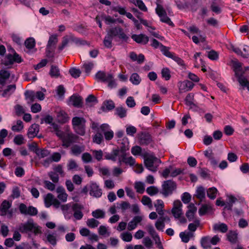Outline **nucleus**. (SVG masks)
<instances>
[{"mask_svg":"<svg viewBox=\"0 0 249 249\" xmlns=\"http://www.w3.org/2000/svg\"><path fill=\"white\" fill-rule=\"evenodd\" d=\"M86 223L87 226L91 228H94L97 227L100 223L98 220L94 218H90L88 219Z\"/></svg>","mask_w":249,"mask_h":249,"instance_id":"c03bdc74","label":"nucleus"},{"mask_svg":"<svg viewBox=\"0 0 249 249\" xmlns=\"http://www.w3.org/2000/svg\"><path fill=\"white\" fill-rule=\"evenodd\" d=\"M130 81L134 85H138L140 83L141 79L137 73H134L131 75Z\"/></svg>","mask_w":249,"mask_h":249,"instance_id":"8fccbe9b","label":"nucleus"},{"mask_svg":"<svg viewBox=\"0 0 249 249\" xmlns=\"http://www.w3.org/2000/svg\"><path fill=\"white\" fill-rule=\"evenodd\" d=\"M104 106L102 107L103 110H105V106L108 110H112L115 107V104L111 100H107L104 102Z\"/></svg>","mask_w":249,"mask_h":249,"instance_id":"49530a36","label":"nucleus"},{"mask_svg":"<svg viewBox=\"0 0 249 249\" xmlns=\"http://www.w3.org/2000/svg\"><path fill=\"white\" fill-rule=\"evenodd\" d=\"M201 245L204 249H207L211 247V237L204 236L200 240Z\"/></svg>","mask_w":249,"mask_h":249,"instance_id":"7c9ffc66","label":"nucleus"},{"mask_svg":"<svg viewBox=\"0 0 249 249\" xmlns=\"http://www.w3.org/2000/svg\"><path fill=\"white\" fill-rule=\"evenodd\" d=\"M232 63L234 68L235 76H239L240 74H243L244 71L242 69V63L237 60H232Z\"/></svg>","mask_w":249,"mask_h":249,"instance_id":"a878e982","label":"nucleus"},{"mask_svg":"<svg viewBox=\"0 0 249 249\" xmlns=\"http://www.w3.org/2000/svg\"><path fill=\"white\" fill-rule=\"evenodd\" d=\"M113 38L111 36H109L107 34L105 36L104 41L103 44L105 47L107 48H111L112 47V41Z\"/></svg>","mask_w":249,"mask_h":249,"instance_id":"a18cd8bd","label":"nucleus"},{"mask_svg":"<svg viewBox=\"0 0 249 249\" xmlns=\"http://www.w3.org/2000/svg\"><path fill=\"white\" fill-rule=\"evenodd\" d=\"M134 187L137 192L140 194H142L144 191V184L142 182H135Z\"/></svg>","mask_w":249,"mask_h":249,"instance_id":"5fc2aeb1","label":"nucleus"},{"mask_svg":"<svg viewBox=\"0 0 249 249\" xmlns=\"http://www.w3.org/2000/svg\"><path fill=\"white\" fill-rule=\"evenodd\" d=\"M69 73L72 77L77 78L80 76L81 71L79 69L71 68L69 70Z\"/></svg>","mask_w":249,"mask_h":249,"instance_id":"de8ad7c7","label":"nucleus"},{"mask_svg":"<svg viewBox=\"0 0 249 249\" xmlns=\"http://www.w3.org/2000/svg\"><path fill=\"white\" fill-rule=\"evenodd\" d=\"M50 74L52 77H58L60 75L58 68L55 66L52 65L50 71Z\"/></svg>","mask_w":249,"mask_h":249,"instance_id":"79ce46f5","label":"nucleus"},{"mask_svg":"<svg viewBox=\"0 0 249 249\" xmlns=\"http://www.w3.org/2000/svg\"><path fill=\"white\" fill-rule=\"evenodd\" d=\"M232 49L238 55H241L244 58H247L249 56V46H245L243 51H241L238 48H235L233 46L232 47Z\"/></svg>","mask_w":249,"mask_h":249,"instance_id":"6ab92c4d","label":"nucleus"},{"mask_svg":"<svg viewBox=\"0 0 249 249\" xmlns=\"http://www.w3.org/2000/svg\"><path fill=\"white\" fill-rule=\"evenodd\" d=\"M122 239L125 242H130L132 240V235L131 233L128 232H123L121 234Z\"/></svg>","mask_w":249,"mask_h":249,"instance_id":"680f3d73","label":"nucleus"},{"mask_svg":"<svg viewBox=\"0 0 249 249\" xmlns=\"http://www.w3.org/2000/svg\"><path fill=\"white\" fill-rule=\"evenodd\" d=\"M107 34L113 38L114 36H118L121 39L126 41L128 37L125 34L123 29L120 26H116L110 28L107 32Z\"/></svg>","mask_w":249,"mask_h":249,"instance_id":"0eeeda50","label":"nucleus"},{"mask_svg":"<svg viewBox=\"0 0 249 249\" xmlns=\"http://www.w3.org/2000/svg\"><path fill=\"white\" fill-rule=\"evenodd\" d=\"M62 142V145L68 148L72 143L78 142L79 137L72 133L62 132L61 137H59Z\"/></svg>","mask_w":249,"mask_h":249,"instance_id":"20e7f679","label":"nucleus"},{"mask_svg":"<svg viewBox=\"0 0 249 249\" xmlns=\"http://www.w3.org/2000/svg\"><path fill=\"white\" fill-rule=\"evenodd\" d=\"M146 192L149 195L152 196L157 195L159 193V189L156 186H151L146 189Z\"/></svg>","mask_w":249,"mask_h":249,"instance_id":"3c124183","label":"nucleus"},{"mask_svg":"<svg viewBox=\"0 0 249 249\" xmlns=\"http://www.w3.org/2000/svg\"><path fill=\"white\" fill-rule=\"evenodd\" d=\"M71 122L75 131L80 135H84L85 133V119L83 117H74Z\"/></svg>","mask_w":249,"mask_h":249,"instance_id":"7ed1b4c3","label":"nucleus"},{"mask_svg":"<svg viewBox=\"0 0 249 249\" xmlns=\"http://www.w3.org/2000/svg\"><path fill=\"white\" fill-rule=\"evenodd\" d=\"M55 199V198H54V196L53 194L49 193L46 195L44 197L45 206L47 208L50 207L52 205V203Z\"/></svg>","mask_w":249,"mask_h":249,"instance_id":"473e14b6","label":"nucleus"},{"mask_svg":"<svg viewBox=\"0 0 249 249\" xmlns=\"http://www.w3.org/2000/svg\"><path fill=\"white\" fill-rule=\"evenodd\" d=\"M51 125V127L53 129V131H54L55 132L56 135L58 137H61L63 131L60 130L58 125L54 123H52Z\"/></svg>","mask_w":249,"mask_h":249,"instance_id":"09e8293b","label":"nucleus"},{"mask_svg":"<svg viewBox=\"0 0 249 249\" xmlns=\"http://www.w3.org/2000/svg\"><path fill=\"white\" fill-rule=\"evenodd\" d=\"M207 23L209 25L212 26L214 28H218L219 26V21L213 18H210L207 20Z\"/></svg>","mask_w":249,"mask_h":249,"instance_id":"13d9d810","label":"nucleus"},{"mask_svg":"<svg viewBox=\"0 0 249 249\" xmlns=\"http://www.w3.org/2000/svg\"><path fill=\"white\" fill-rule=\"evenodd\" d=\"M116 114L120 118H124L126 116V110L123 107H118L116 109Z\"/></svg>","mask_w":249,"mask_h":249,"instance_id":"e2e57ef3","label":"nucleus"},{"mask_svg":"<svg viewBox=\"0 0 249 249\" xmlns=\"http://www.w3.org/2000/svg\"><path fill=\"white\" fill-rule=\"evenodd\" d=\"M70 41L75 42L76 44L79 43L81 44L78 38L75 37L72 35L70 34L63 37L61 45L58 47V49L60 51H62L64 48L68 45Z\"/></svg>","mask_w":249,"mask_h":249,"instance_id":"9b49d317","label":"nucleus"},{"mask_svg":"<svg viewBox=\"0 0 249 249\" xmlns=\"http://www.w3.org/2000/svg\"><path fill=\"white\" fill-rule=\"evenodd\" d=\"M16 89V85L13 84L9 85L8 86H7V88L5 90H4L3 92V95L4 96L9 93L10 94L15 90Z\"/></svg>","mask_w":249,"mask_h":249,"instance_id":"0e129e2a","label":"nucleus"},{"mask_svg":"<svg viewBox=\"0 0 249 249\" xmlns=\"http://www.w3.org/2000/svg\"><path fill=\"white\" fill-rule=\"evenodd\" d=\"M25 45L28 49H32L35 45V39L33 38H29L25 41Z\"/></svg>","mask_w":249,"mask_h":249,"instance_id":"69168bd1","label":"nucleus"},{"mask_svg":"<svg viewBox=\"0 0 249 249\" xmlns=\"http://www.w3.org/2000/svg\"><path fill=\"white\" fill-rule=\"evenodd\" d=\"M142 220V217L140 216H135L132 220H131L128 224L127 227V229L128 231H132L136 228L138 224L141 222Z\"/></svg>","mask_w":249,"mask_h":249,"instance_id":"412c9836","label":"nucleus"},{"mask_svg":"<svg viewBox=\"0 0 249 249\" xmlns=\"http://www.w3.org/2000/svg\"><path fill=\"white\" fill-rule=\"evenodd\" d=\"M57 119L59 123L64 124L68 121L69 117L64 111L60 110L57 112Z\"/></svg>","mask_w":249,"mask_h":249,"instance_id":"393cba45","label":"nucleus"},{"mask_svg":"<svg viewBox=\"0 0 249 249\" xmlns=\"http://www.w3.org/2000/svg\"><path fill=\"white\" fill-rule=\"evenodd\" d=\"M89 194L93 197H100L102 195V191L96 183L92 182L90 185Z\"/></svg>","mask_w":249,"mask_h":249,"instance_id":"ddd939ff","label":"nucleus"},{"mask_svg":"<svg viewBox=\"0 0 249 249\" xmlns=\"http://www.w3.org/2000/svg\"><path fill=\"white\" fill-rule=\"evenodd\" d=\"M11 53H13L14 55L9 54L6 55L4 60H2V64L5 66H8L12 65L14 62L19 63L21 61V57L17 54L14 49L10 48Z\"/></svg>","mask_w":249,"mask_h":249,"instance_id":"39448f33","label":"nucleus"},{"mask_svg":"<svg viewBox=\"0 0 249 249\" xmlns=\"http://www.w3.org/2000/svg\"><path fill=\"white\" fill-rule=\"evenodd\" d=\"M58 42L57 36L53 35L50 36L47 46V51L51 52V48L54 47Z\"/></svg>","mask_w":249,"mask_h":249,"instance_id":"5701e85b","label":"nucleus"},{"mask_svg":"<svg viewBox=\"0 0 249 249\" xmlns=\"http://www.w3.org/2000/svg\"><path fill=\"white\" fill-rule=\"evenodd\" d=\"M228 197V200L226 202V206L225 207V209L231 210L233 204L235 203L236 201H237V199L232 196H229Z\"/></svg>","mask_w":249,"mask_h":249,"instance_id":"f704fd0d","label":"nucleus"},{"mask_svg":"<svg viewBox=\"0 0 249 249\" xmlns=\"http://www.w3.org/2000/svg\"><path fill=\"white\" fill-rule=\"evenodd\" d=\"M69 102L75 107L79 108L82 106V98L79 95L73 94L70 98Z\"/></svg>","mask_w":249,"mask_h":249,"instance_id":"f3484780","label":"nucleus"},{"mask_svg":"<svg viewBox=\"0 0 249 249\" xmlns=\"http://www.w3.org/2000/svg\"><path fill=\"white\" fill-rule=\"evenodd\" d=\"M141 202L144 205L148 206L150 209L152 208L153 205L152 204V200L149 197L146 196H143L142 197Z\"/></svg>","mask_w":249,"mask_h":249,"instance_id":"37998d69","label":"nucleus"},{"mask_svg":"<svg viewBox=\"0 0 249 249\" xmlns=\"http://www.w3.org/2000/svg\"><path fill=\"white\" fill-rule=\"evenodd\" d=\"M161 51L162 52L163 54L166 56L171 58L175 61L178 65L185 67V65L184 62L183 60H182L180 58L178 57L175 55L173 53L170 52L169 51V48L164 46L163 45H161Z\"/></svg>","mask_w":249,"mask_h":249,"instance_id":"6e6552de","label":"nucleus"},{"mask_svg":"<svg viewBox=\"0 0 249 249\" xmlns=\"http://www.w3.org/2000/svg\"><path fill=\"white\" fill-rule=\"evenodd\" d=\"M238 78V81L240 85L244 89L247 88L249 90V82L248 80L243 75V74H240L239 76H236Z\"/></svg>","mask_w":249,"mask_h":249,"instance_id":"c85d7f7f","label":"nucleus"},{"mask_svg":"<svg viewBox=\"0 0 249 249\" xmlns=\"http://www.w3.org/2000/svg\"><path fill=\"white\" fill-rule=\"evenodd\" d=\"M92 215L96 218H104L105 213L103 210L98 209L92 212Z\"/></svg>","mask_w":249,"mask_h":249,"instance_id":"603ef678","label":"nucleus"},{"mask_svg":"<svg viewBox=\"0 0 249 249\" xmlns=\"http://www.w3.org/2000/svg\"><path fill=\"white\" fill-rule=\"evenodd\" d=\"M74 212L73 216L77 220H80L83 216L81 210L83 208L82 205L78 203H74L72 206Z\"/></svg>","mask_w":249,"mask_h":249,"instance_id":"2eb2a0df","label":"nucleus"},{"mask_svg":"<svg viewBox=\"0 0 249 249\" xmlns=\"http://www.w3.org/2000/svg\"><path fill=\"white\" fill-rule=\"evenodd\" d=\"M160 21L162 22H164L167 23L170 26H174V24L171 20L170 18L167 17V14L163 15V16H161V17H160Z\"/></svg>","mask_w":249,"mask_h":249,"instance_id":"bf43d9fd","label":"nucleus"},{"mask_svg":"<svg viewBox=\"0 0 249 249\" xmlns=\"http://www.w3.org/2000/svg\"><path fill=\"white\" fill-rule=\"evenodd\" d=\"M111 77V74L108 73L107 74L105 72L101 71H98L96 74V78L103 82H106L107 80H109Z\"/></svg>","mask_w":249,"mask_h":249,"instance_id":"c756f323","label":"nucleus"},{"mask_svg":"<svg viewBox=\"0 0 249 249\" xmlns=\"http://www.w3.org/2000/svg\"><path fill=\"white\" fill-rule=\"evenodd\" d=\"M14 142L17 145H21L24 143V137L22 135H18L15 137Z\"/></svg>","mask_w":249,"mask_h":249,"instance_id":"052dcab7","label":"nucleus"},{"mask_svg":"<svg viewBox=\"0 0 249 249\" xmlns=\"http://www.w3.org/2000/svg\"><path fill=\"white\" fill-rule=\"evenodd\" d=\"M94 63L92 62H85L82 67L85 72L89 74L94 67Z\"/></svg>","mask_w":249,"mask_h":249,"instance_id":"e433bc0d","label":"nucleus"},{"mask_svg":"<svg viewBox=\"0 0 249 249\" xmlns=\"http://www.w3.org/2000/svg\"><path fill=\"white\" fill-rule=\"evenodd\" d=\"M23 128V122L21 120H18L16 124L12 126V130L14 132H20Z\"/></svg>","mask_w":249,"mask_h":249,"instance_id":"a19ab883","label":"nucleus"},{"mask_svg":"<svg viewBox=\"0 0 249 249\" xmlns=\"http://www.w3.org/2000/svg\"><path fill=\"white\" fill-rule=\"evenodd\" d=\"M213 230L218 231L221 232L225 233L227 231L228 226L224 223H216L213 225Z\"/></svg>","mask_w":249,"mask_h":249,"instance_id":"2f4dec72","label":"nucleus"},{"mask_svg":"<svg viewBox=\"0 0 249 249\" xmlns=\"http://www.w3.org/2000/svg\"><path fill=\"white\" fill-rule=\"evenodd\" d=\"M154 206L156 208V210L160 216L164 215V203L162 200L158 199L156 201V202L154 204Z\"/></svg>","mask_w":249,"mask_h":249,"instance_id":"b1692460","label":"nucleus"},{"mask_svg":"<svg viewBox=\"0 0 249 249\" xmlns=\"http://www.w3.org/2000/svg\"><path fill=\"white\" fill-rule=\"evenodd\" d=\"M103 141V136L99 131L93 136V142L97 144H100Z\"/></svg>","mask_w":249,"mask_h":249,"instance_id":"6e6d98bb","label":"nucleus"},{"mask_svg":"<svg viewBox=\"0 0 249 249\" xmlns=\"http://www.w3.org/2000/svg\"><path fill=\"white\" fill-rule=\"evenodd\" d=\"M179 236L183 242L187 243L190 239L194 236V234L191 232H181L179 234Z\"/></svg>","mask_w":249,"mask_h":249,"instance_id":"72a5a7b5","label":"nucleus"},{"mask_svg":"<svg viewBox=\"0 0 249 249\" xmlns=\"http://www.w3.org/2000/svg\"><path fill=\"white\" fill-rule=\"evenodd\" d=\"M194 95L193 93H189L185 99L186 104L188 106L195 105L193 102Z\"/></svg>","mask_w":249,"mask_h":249,"instance_id":"338daca9","label":"nucleus"},{"mask_svg":"<svg viewBox=\"0 0 249 249\" xmlns=\"http://www.w3.org/2000/svg\"><path fill=\"white\" fill-rule=\"evenodd\" d=\"M217 193V190L214 187H212L207 191V196L211 199H213L216 197Z\"/></svg>","mask_w":249,"mask_h":249,"instance_id":"864d4df0","label":"nucleus"},{"mask_svg":"<svg viewBox=\"0 0 249 249\" xmlns=\"http://www.w3.org/2000/svg\"><path fill=\"white\" fill-rule=\"evenodd\" d=\"M39 130L38 124H32L29 128L27 135L29 138H32L37 135Z\"/></svg>","mask_w":249,"mask_h":249,"instance_id":"aec40b11","label":"nucleus"},{"mask_svg":"<svg viewBox=\"0 0 249 249\" xmlns=\"http://www.w3.org/2000/svg\"><path fill=\"white\" fill-rule=\"evenodd\" d=\"M156 12L157 15L160 17L163 16V15L166 13L165 9L163 8V6L159 3V2H157V6L156 8Z\"/></svg>","mask_w":249,"mask_h":249,"instance_id":"4d7b16f0","label":"nucleus"},{"mask_svg":"<svg viewBox=\"0 0 249 249\" xmlns=\"http://www.w3.org/2000/svg\"><path fill=\"white\" fill-rule=\"evenodd\" d=\"M11 204L6 200H4L0 208V214L2 216L5 215L9 212V209L11 207Z\"/></svg>","mask_w":249,"mask_h":249,"instance_id":"4be33fe9","label":"nucleus"},{"mask_svg":"<svg viewBox=\"0 0 249 249\" xmlns=\"http://www.w3.org/2000/svg\"><path fill=\"white\" fill-rule=\"evenodd\" d=\"M25 95L26 99L28 100V103L31 104L33 102L36 98L39 100H43L44 99V94L41 91H37L35 92L33 91H26L25 92Z\"/></svg>","mask_w":249,"mask_h":249,"instance_id":"1a4fd4ad","label":"nucleus"},{"mask_svg":"<svg viewBox=\"0 0 249 249\" xmlns=\"http://www.w3.org/2000/svg\"><path fill=\"white\" fill-rule=\"evenodd\" d=\"M170 218L169 216L165 215L160 216L155 223V227L158 231H163L165 227V222H169Z\"/></svg>","mask_w":249,"mask_h":249,"instance_id":"4468645a","label":"nucleus"},{"mask_svg":"<svg viewBox=\"0 0 249 249\" xmlns=\"http://www.w3.org/2000/svg\"><path fill=\"white\" fill-rule=\"evenodd\" d=\"M119 149L118 148L113 149L111 153H106L105 157L107 160H112L114 161L116 160L117 157L119 155Z\"/></svg>","mask_w":249,"mask_h":249,"instance_id":"cd10ccee","label":"nucleus"},{"mask_svg":"<svg viewBox=\"0 0 249 249\" xmlns=\"http://www.w3.org/2000/svg\"><path fill=\"white\" fill-rule=\"evenodd\" d=\"M134 4L138 6L139 8L142 11L145 12L147 10V9L145 4L141 0H136L135 4Z\"/></svg>","mask_w":249,"mask_h":249,"instance_id":"774afa93","label":"nucleus"},{"mask_svg":"<svg viewBox=\"0 0 249 249\" xmlns=\"http://www.w3.org/2000/svg\"><path fill=\"white\" fill-rule=\"evenodd\" d=\"M85 150V147L84 145H73L71 148V153L75 156L80 155L82 152Z\"/></svg>","mask_w":249,"mask_h":249,"instance_id":"bb28decb","label":"nucleus"},{"mask_svg":"<svg viewBox=\"0 0 249 249\" xmlns=\"http://www.w3.org/2000/svg\"><path fill=\"white\" fill-rule=\"evenodd\" d=\"M131 38L137 43L142 44H146L149 41V38L144 34L133 35Z\"/></svg>","mask_w":249,"mask_h":249,"instance_id":"a211bd4d","label":"nucleus"},{"mask_svg":"<svg viewBox=\"0 0 249 249\" xmlns=\"http://www.w3.org/2000/svg\"><path fill=\"white\" fill-rule=\"evenodd\" d=\"M194 84L189 80L179 81L178 83L179 93L187 92L191 90L194 87Z\"/></svg>","mask_w":249,"mask_h":249,"instance_id":"f8f14e48","label":"nucleus"},{"mask_svg":"<svg viewBox=\"0 0 249 249\" xmlns=\"http://www.w3.org/2000/svg\"><path fill=\"white\" fill-rule=\"evenodd\" d=\"M10 72L5 70L0 71V84H4L6 79L10 76Z\"/></svg>","mask_w":249,"mask_h":249,"instance_id":"c9c22d12","label":"nucleus"},{"mask_svg":"<svg viewBox=\"0 0 249 249\" xmlns=\"http://www.w3.org/2000/svg\"><path fill=\"white\" fill-rule=\"evenodd\" d=\"M145 166L150 171L155 172L157 171L161 160L152 154L145 153L142 154Z\"/></svg>","mask_w":249,"mask_h":249,"instance_id":"f257e3e1","label":"nucleus"},{"mask_svg":"<svg viewBox=\"0 0 249 249\" xmlns=\"http://www.w3.org/2000/svg\"><path fill=\"white\" fill-rule=\"evenodd\" d=\"M200 225V221L198 219H196L193 223H191L188 225V230L189 232H193L195 231L197 227Z\"/></svg>","mask_w":249,"mask_h":249,"instance_id":"58836bf2","label":"nucleus"},{"mask_svg":"<svg viewBox=\"0 0 249 249\" xmlns=\"http://www.w3.org/2000/svg\"><path fill=\"white\" fill-rule=\"evenodd\" d=\"M57 194V197L62 202H65L67 201L68 195L66 192L65 189L62 186H58L56 189Z\"/></svg>","mask_w":249,"mask_h":249,"instance_id":"dca6fc26","label":"nucleus"},{"mask_svg":"<svg viewBox=\"0 0 249 249\" xmlns=\"http://www.w3.org/2000/svg\"><path fill=\"white\" fill-rule=\"evenodd\" d=\"M195 196L198 199L201 201L205 197V192L204 188L202 187H198L196 190V194Z\"/></svg>","mask_w":249,"mask_h":249,"instance_id":"4c0bfd02","label":"nucleus"},{"mask_svg":"<svg viewBox=\"0 0 249 249\" xmlns=\"http://www.w3.org/2000/svg\"><path fill=\"white\" fill-rule=\"evenodd\" d=\"M21 233H27L33 231L35 235L41 233L40 227L34 222L32 219H29L26 222L21 223L18 229Z\"/></svg>","mask_w":249,"mask_h":249,"instance_id":"f03ea898","label":"nucleus"},{"mask_svg":"<svg viewBox=\"0 0 249 249\" xmlns=\"http://www.w3.org/2000/svg\"><path fill=\"white\" fill-rule=\"evenodd\" d=\"M50 155V152L46 149H39L36 155L39 159L44 158Z\"/></svg>","mask_w":249,"mask_h":249,"instance_id":"ea45409f","label":"nucleus"},{"mask_svg":"<svg viewBox=\"0 0 249 249\" xmlns=\"http://www.w3.org/2000/svg\"><path fill=\"white\" fill-rule=\"evenodd\" d=\"M176 183L171 180L164 181L162 185V194L165 197L172 194L176 189Z\"/></svg>","mask_w":249,"mask_h":249,"instance_id":"423d86ee","label":"nucleus"},{"mask_svg":"<svg viewBox=\"0 0 249 249\" xmlns=\"http://www.w3.org/2000/svg\"><path fill=\"white\" fill-rule=\"evenodd\" d=\"M182 206V204L180 200H177L174 202L171 212L175 218H178L183 214Z\"/></svg>","mask_w":249,"mask_h":249,"instance_id":"9d476101","label":"nucleus"}]
</instances>
